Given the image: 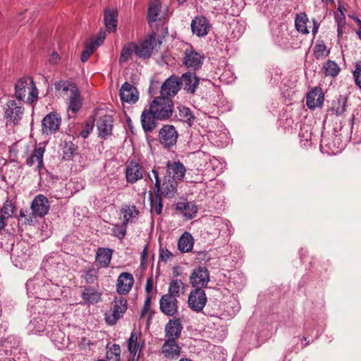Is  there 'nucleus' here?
Returning <instances> with one entry per match:
<instances>
[{
    "label": "nucleus",
    "mask_w": 361,
    "mask_h": 361,
    "mask_svg": "<svg viewBox=\"0 0 361 361\" xmlns=\"http://www.w3.org/2000/svg\"><path fill=\"white\" fill-rule=\"evenodd\" d=\"M38 89L32 78H20L15 84L13 97L20 102L32 105L38 99Z\"/></svg>",
    "instance_id": "nucleus-1"
},
{
    "label": "nucleus",
    "mask_w": 361,
    "mask_h": 361,
    "mask_svg": "<svg viewBox=\"0 0 361 361\" xmlns=\"http://www.w3.org/2000/svg\"><path fill=\"white\" fill-rule=\"evenodd\" d=\"M154 178V193L161 197L172 198L177 193L178 182L171 176H164L162 179L159 178V172L156 169L152 170Z\"/></svg>",
    "instance_id": "nucleus-2"
},
{
    "label": "nucleus",
    "mask_w": 361,
    "mask_h": 361,
    "mask_svg": "<svg viewBox=\"0 0 361 361\" xmlns=\"http://www.w3.org/2000/svg\"><path fill=\"white\" fill-rule=\"evenodd\" d=\"M4 118L7 124L18 126L25 115V107L22 102L13 98L9 99L3 106Z\"/></svg>",
    "instance_id": "nucleus-3"
},
{
    "label": "nucleus",
    "mask_w": 361,
    "mask_h": 361,
    "mask_svg": "<svg viewBox=\"0 0 361 361\" xmlns=\"http://www.w3.org/2000/svg\"><path fill=\"white\" fill-rule=\"evenodd\" d=\"M149 108L159 117L160 121H166L173 115L174 104L172 99L157 96L154 97L149 103Z\"/></svg>",
    "instance_id": "nucleus-4"
},
{
    "label": "nucleus",
    "mask_w": 361,
    "mask_h": 361,
    "mask_svg": "<svg viewBox=\"0 0 361 361\" xmlns=\"http://www.w3.org/2000/svg\"><path fill=\"white\" fill-rule=\"evenodd\" d=\"M127 300L123 297H115L110 310L104 314V320L108 325L113 326L123 317L128 308Z\"/></svg>",
    "instance_id": "nucleus-5"
},
{
    "label": "nucleus",
    "mask_w": 361,
    "mask_h": 361,
    "mask_svg": "<svg viewBox=\"0 0 361 361\" xmlns=\"http://www.w3.org/2000/svg\"><path fill=\"white\" fill-rule=\"evenodd\" d=\"M161 44V39H158L156 42V33L153 32L148 38L135 44V54L138 58L149 59L152 56L154 46L159 47Z\"/></svg>",
    "instance_id": "nucleus-6"
},
{
    "label": "nucleus",
    "mask_w": 361,
    "mask_h": 361,
    "mask_svg": "<svg viewBox=\"0 0 361 361\" xmlns=\"http://www.w3.org/2000/svg\"><path fill=\"white\" fill-rule=\"evenodd\" d=\"M204 59V54L197 51L192 46L184 50L183 64L190 71L196 72L200 70Z\"/></svg>",
    "instance_id": "nucleus-7"
},
{
    "label": "nucleus",
    "mask_w": 361,
    "mask_h": 361,
    "mask_svg": "<svg viewBox=\"0 0 361 361\" xmlns=\"http://www.w3.org/2000/svg\"><path fill=\"white\" fill-rule=\"evenodd\" d=\"M181 88L179 77L176 75L169 76L161 85L160 97L172 99Z\"/></svg>",
    "instance_id": "nucleus-8"
},
{
    "label": "nucleus",
    "mask_w": 361,
    "mask_h": 361,
    "mask_svg": "<svg viewBox=\"0 0 361 361\" xmlns=\"http://www.w3.org/2000/svg\"><path fill=\"white\" fill-rule=\"evenodd\" d=\"M30 209L32 216L43 218L50 210L49 201L45 195L39 194L32 200L30 204Z\"/></svg>",
    "instance_id": "nucleus-9"
},
{
    "label": "nucleus",
    "mask_w": 361,
    "mask_h": 361,
    "mask_svg": "<svg viewBox=\"0 0 361 361\" xmlns=\"http://www.w3.org/2000/svg\"><path fill=\"white\" fill-rule=\"evenodd\" d=\"M210 280L209 272L204 267L199 266L195 268L189 278L192 287L195 288H202L207 287Z\"/></svg>",
    "instance_id": "nucleus-10"
},
{
    "label": "nucleus",
    "mask_w": 361,
    "mask_h": 361,
    "mask_svg": "<svg viewBox=\"0 0 361 361\" xmlns=\"http://www.w3.org/2000/svg\"><path fill=\"white\" fill-rule=\"evenodd\" d=\"M207 298L202 288L192 289L188 295V307L194 312H200L205 307Z\"/></svg>",
    "instance_id": "nucleus-11"
},
{
    "label": "nucleus",
    "mask_w": 361,
    "mask_h": 361,
    "mask_svg": "<svg viewBox=\"0 0 361 361\" xmlns=\"http://www.w3.org/2000/svg\"><path fill=\"white\" fill-rule=\"evenodd\" d=\"M61 123L60 115L52 111L47 114L42 121V133L44 135H51L59 130Z\"/></svg>",
    "instance_id": "nucleus-12"
},
{
    "label": "nucleus",
    "mask_w": 361,
    "mask_h": 361,
    "mask_svg": "<svg viewBox=\"0 0 361 361\" xmlns=\"http://www.w3.org/2000/svg\"><path fill=\"white\" fill-rule=\"evenodd\" d=\"M178 133L172 125H164L159 132L160 143L165 148H170L177 142Z\"/></svg>",
    "instance_id": "nucleus-13"
},
{
    "label": "nucleus",
    "mask_w": 361,
    "mask_h": 361,
    "mask_svg": "<svg viewBox=\"0 0 361 361\" xmlns=\"http://www.w3.org/2000/svg\"><path fill=\"white\" fill-rule=\"evenodd\" d=\"M160 311L169 317H176L178 312V300L171 295H163L159 300Z\"/></svg>",
    "instance_id": "nucleus-14"
},
{
    "label": "nucleus",
    "mask_w": 361,
    "mask_h": 361,
    "mask_svg": "<svg viewBox=\"0 0 361 361\" xmlns=\"http://www.w3.org/2000/svg\"><path fill=\"white\" fill-rule=\"evenodd\" d=\"M145 169L135 160H131L127 162L125 170V176L127 183L134 184L138 180L142 179Z\"/></svg>",
    "instance_id": "nucleus-15"
},
{
    "label": "nucleus",
    "mask_w": 361,
    "mask_h": 361,
    "mask_svg": "<svg viewBox=\"0 0 361 361\" xmlns=\"http://www.w3.org/2000/svg\"><path fill=\"white\" fill-rule=\"evenodd\" d=\"M159 117L154 114L150 108H145L140 116L142 128L145 133L153 132L158 126Z\"/></svg>",
    "instance_id": "nucleus-16"
},
{
    "label": "nucleus",
    "mask_w": 361,
    "mask_h": 361,
    "mask_svg": "<svg viewBox=\"0 0 361 361\" xmlns=\"http://www.w3.org/2000/svg\"><path fill=\"white\" fill-rule=\"evenodd\" d=\"M190 27L193 35L198 37H204L209 33L211 25L205 16L199 15L192 20Z\"/></svg>",
    "instance_id": "nucleus-17"
},
{
    "label": "nucleus",
    "mask_w": 361,
    "mask_h": 361,
    "mask_svg": "<svg viewBox=\"0 0 361 361\" xmlns=\"http://www.w3.org/2000/svg\"><path fill=\"white\" fill-rule=\"evenodd\" d=\"M181 86L189 94H195L200 84V78L196 75L195 72L188 71L179 78Z\"/></svg>",
    "instance_id": "nucleus-18"
},
{
    "label": "nucleus",
    "mask_w": 361,
    "mask_h": 361,
    "mask_svg": "<svg viewBox=\"0 0 361 361\" xmlns=\"http://www.w3.org/2000/svg\"><path fill=\"white\" fill-rule=\"evenodd\" d=\"M324 101V94L320 87H314L312 88L307 94L306 105L311 109L314 110L317 107H322Z\"/></svg>",
    "instance_id": "nucleus-19"
},
{
    "label": "nucleus",
    "mask_w": 361,
    "mask_h": 361,
    "mask_svg": "<svg viewBox=\"0 0 361 361\" xmlns=\"http://www.w3.org/2000/svg\"><path fill=\"white\" fill-rule=\"evenodd\" d=\"M113 118L110 115L100 116L97 122L98 135L99 137L106 140L112 134Z\"/></svg>",
    "instance_id": "nucleus-20"
},
{
    "label": "nucleus",
    "mask_w": 361,
    "mask_h": 361,
    "mask_svg": "<svg viewBox=\"0 0 361 361\" xmlns=\"http://www.w3.org/2000/svg\"><path fill=\"white\" fill-rule=\"evenodd\" d=\"M121 100L129 104H135L139 99V92L137 88L128 82H125L119 92Z\"/></svg>",
    "instance_id": "nucleus-21"
},
{
    "label": "nucleus",
    "mask_w": 361,
    "mask_h": 361,
    "mask_svg": "<svg viewBox=\"0 0 361 361\" xmlns=\"http://www.w3.org/2000/svg\"><path fill=\"white\" fill-rule=\"evenodd\" d=\"M134 284V278L132 274L123 272L118 277L116 281V291L120 295H127Z\"/></svg>",
    "instance_id": "nucleus-22"
},
{
    "label": "nucleus",
    "mask_w": 361,
    "mask_h": 361,
    "mask_svg": "<svg viewBox=\"0 0 361 361\" xmlns=\"http://www.w3.org/2000/svg\"><path fill=\"white\" fill-rule=\"evenodd\" d=\"M45 148L36 146L30 154L26 157L25 164L32 167L36 164L37 169L40 171L44 168L43 157Z\"/></svg>",
    "instance_id": "nucleus-23"
},
{
    "label": "nucleus",
    "mask_w": 361,
    "mask_h": 361,
    "mask_svg": "<svg viewBox=\"0 0 361 361\" xmlns=\"http://www.w3.org/2000/svg\"><path fill=\"white\" fill-rule=\"evenodd\" d=\"M182 330L183 325L180 319H170L164 328L166 339L178 340Z\"/></svg>",
    "instance_id": "nucleus-24"
},
{
    "label": "nucleus",
    "mask_w": 361,
    "mask_h": 361,
    "mask_svg": "<svg viewBox=\"0 0 361 361\" xmlns=\"http://www.w3.org/2000/svg\"><path fill=\"white\" fill-rule=\"evenodd\" d=\"M180 352L181 348L177 340L166 339L161 347V353L168 359H177Z\"/></svg>",
    "instance_id": "nucleus-25"
},
{
    "label": "nucleus",
    "mask_w": 361,
    "mask_h": 361,
    "mask_svg": "<svg viewBox=\"0 0 361 361\" xmlns=\"http://www.w3.org/2000/svg\"><path fill=\"white\" fill-rule=\"evenodd\" d=\"M185 173V168L180 161H168L166 163V174L175 180H183Z\"/></svg>",
    "instance_id": "nucleus-26"
},
{
    "label": "nucleus",
    "mask_w": 361,
    "mask_h": 361,
    "mask_svg": "<svg viewBox=\"0 0 361 361\" xmlns=\"http://www.w3.org/2000/svg\"><path fill=\"white\" fill-rule=\"evenodd\" d=\"M113 250L107 247H99L95 255V262L102 268H108L110 266Z\"/></svg>",
    "instance_id": "nucleus-27"
},
{
    "label": "nucleus",
    "mask_w": 361,
    "mask_h": 361,
    "mask_svg": "<svg viewBox=\"0 0 361 361\" xmlns=\"http://www.w3.org/2000/svg\"><path fill=\"white\" fill-rule=\"evenodd\" d=\"M145 345V341L141 340L140 332L132 331L128 341V349L129 352L136 356L137 351H140Z\"/></svg>",
    "instance_id": "nucleus-28"
},
{
    "label": "nucleus",
    "mask_w": 361,
    "mask_h": 361,
    "mask_svg": "<svg viewBox=\"0 0 361 361\" xmlns=\"http://www.w3.org/2000/svg\"><path fill=\"white\" fill-rule=\"evenodd\" d=\"M104 21L106 30L109 32H115L117 30L118 23L117 10H105L104 11Z\"/></svg>",
    "instance_id": "nucleus-29"
},
{
    "label": "nucleus",
    "mask_w": 361,
    "mask_h": 361,
    "mask_svg": "<svg viewBox=\"0 0 361 361\" xmlns=\"http://www.w3.org/2000/svg\"><path fill=\"white\" fill-rule=\"evenodd\" d=\"M74 138L65 140L61 144L62 159L66 161L72 160L78 153V146L73 142Z\"/></svg>",
    "instance_id": "nucleus-30"
},
{
    "label": "nucleus",
    "mask_w": 361,
    "mask_h": 361,
    "mask_svg": "<svg viewBox=\"0 0 361 361\" xmlns=\"http://www.w3.org/2000/svg\"><path fill=\"white\" fill-rule=\"evenodd\" d=\"M102 294L93 286H85L81 297L85 304L97 303L101 299Z\"/></svg>",
    "instance_id": "nucleus-31"
},
{
    "label": "nucleus",
    "mask_w": 361,
    "mask_h": 361,
    "mask_svg": "<svg viewBox=\"0 0 361 361\" xmlns=\"http://www.w3.org/2000/svg\"><path fill=\"white\" fill-rule=\"evenodd\" d=\"M70 92L68 100V110H71L73 113H78L82 107V98L80 97V91L78 87H73Z\"/></svg>",
    "instance_id": "nucleus-32"
},
{
    "label": "nucleus",
    "mask_w": 361,
    "mask_h": 361,
    "mask_svg": "<svg viewBox=\"0 0 361 361\" xmlns=\"http://www.w3.org/2000/svg\"><path fill=\"white\" fill-rule=\"evenodd\" d=\"M176 210L182 213L187 219H192L197 212V207L192 202H178L176 204Z\"/></svg>",
    "instance_id": "nucleus-33"
},
{
    "label": "nucleus",
    "mask_w": 361,
    "mask_h": 361,
    "mask_svg": "<svg viewBox=\"0 0 361 361\" xmlns=\"http://www.w3.org/2000/svg\"><path fill=\"white\" fill-rule=\"evenodd\" d=\"M194 239L189 232H184L178 240V249L181 253L189 252L192 250Z\"/></svg>",
    "instance_id": "nucleus-34"
},
{
    "label": "nucleus",
    "mask_w": 361,
    "mask_h": 361,
    "mask_svg": "<svg viewBox=\"0 0 361 361\" xmlns=\"http://www.w3.org/2000/svg\"><path fill=\"white\" fill-rule=\"evenodd\" d=\"M161 4L159 0H154L149 3L146 16L149 25H152L153 23L159 19V16L161 11Z\"/></svg>",
    "instance_id": "nucleus-35"
},
{
    "label": "nucleus",
    "mask_w": 361,
    "mask_h": 361,
    "mask_svg": "<svg viewBox=\"0 0 361 361\" xmlns=\"http://www.w3.org/2000/svg\"><path fill=\"white\" fill-rule=\"evenodd\" d=\"M322 71L326 77L336 78L341 69L338 64L331 59H328L322 66Z\"/></svg>",
    "instance_id": "nucleus-36"
},
{
    "label": "nucleus",
    "mask_w": 361,
    "mask_h": 361,
    "mask_svg": "<svg viewBox=\"0 0 361 361\" xmlns=\"http://www.w3.org/2000/svg\"><path fill=\"white\" fill-rule=\"evenodd\" d=\"M178 112L176 117L180 121L186 123L188 126H192L194 124L195 117L188 107L185 106H179L178 107Z\"/></svg>",
    "instance_id": "nucleus-37"
},
{
    "label": "nucleus",
    "mask_w": 361,
    "mask_h": 361,
    "mask_svg": "<svg viewBox=\"0 0 361 361\" xmlns=\"http://www.w3.org/2000/svg\"><path fill=\"white\" fill-rule=\"evenodd\" d=\"M330 49H328L323 40H317L313 47V56L317 60H322L328 56Z\"/></svg>",
    "instance_id": "nucleus-38"
},
{
    "label": "nucleus",
    "mask_w": 361,
    "mask_h": 361,
    "mask_svg": "<svg viewBox=\"0 0 361 361\" xmlns=\"http://www.w3.org/2000/svg\"><path fill=\"white\" fill-rule=\"evenodd\" d=\"M308 18L305 12H301L296 14L295 18V27L298 32L307 35L309 33V30L307 27Z\"/></svg>",
    "instance_id": "nucleus-39"
},
{
    "label": "nucleus",
    "mask_w": 361,
    "mask_h": 361,
    "mask_svg": "<svg viewBox=\"0 0 361 361\" xmlns=\"http://www.w3.org/2000/svg\"><path fill=\"white\" fill-rule=\"evenodd\" d=\"M185 288L184 283L178 279H172L170 280L166 295H171L173 297L178 298L180 295V290Z\"/></svg>",
    "instance_id": "nucleus-40"
},
{
    "label": "nucleus",
    "mask_w": 361,
    "mask_h": 361,
    "mask_svg": "<svg viewBox=\"0 0 361 361\" xmlns=\"http://www.w3.org/2000/svg\"><path fill=\"white\" fill-rule=\"evenodd\" d=\"M87 283L92 284L97 282L99 279V269L95 268L92 264L89 267L83 271V274L81 276Z\"/></svg>",
    "instance_id": "nucleus-41"
},
{
    "label": "nucleus",
    "mask_w": 361,
    "mask_h": 361,
    "mask_svg": "<svg viewBox=\"0 0 361 361\" xmlns=\"http://www.w3.org/2000/svg\"><path fill=\"white\" fill-rule=\"evenodd\" d=\"M149 203H150V211L157 215H160L162 212V197L159 194L154 195L152 192H149Z\"/></svg>",
    "instance_id": "nucleus-42"
},
{
    "label": "nucleus",
    "mask_w": 361,
    "mask_h": 361,
    "mask_svg": "<svg viewBox=\"0 0 361 361\" xmlns=\"http://www.w3.org/2000/svg\"><path fill=\"white\" fill-rule=\"evenodd\" d=\"M346 98L340 95L333 100L331 111L336 116H341L345 111Z\"/></svg>",
    "instance_id": "nucleus-43"
},
{
    "label": "nucleus",
    "mask_w": 361,
    "mask_h": 361,
    "mask_svg": "<svg viewBox=\"0 0 361 361\" xmlns=\"http://www.w3.org/2000/svg\"><path fill=\"white\" fill-rule=\"evenodd\" d=\"M121 212L123 214V222L128 224L131 219L138 216L140 212L135 205H125L121 209Z\"/></svg>",
    "instance_id": "nucleus-44"
},
{
    "label": "nucleus",
    "mask_w": 361,
    "mask_h": 361,
    "mask_svg": "<svg viewBox=\"0 0 361 361\" xmlns=\"http://www.w3.org/2000/svg\"><path fill=\"white\" fill-rule=\"evenodd\" d=\"M133 52L135 53V43L126 44L121 49L119 63H123L129 61Z\"/></svg>",
    "instance_id": "nucleus-45"
},
{
    "label": "nucleus",
    "mask_w": 361,
    "mask_h": 361,
    "mask_svg": "<svg viewBox=\"0 0 361 361\" xmlns=\"http://www.w3.org/2000/svg\"><path fill=\"white\" fill-rule=\"evenodd\" d=\"M37 218V216H32L31 212H29L27 209H21L18 221L19 223L21 222L23 226H31L35 224Z\"/></svg>",
    "instance_id": "nucleus-46"
},
{
    "label": "nucleus",
    "mask_w": 361,
    "mask_h": 361,
    "mask_svg": "<svg viewBox=\"0 0 361 361\" xmlns=\"http://www.w3.org/2000/svg\"><path fill=\"white\" fill-rule=\"evenodd\" d=\"M16 209V206L8 197L4 203L2 208L0 209V214L5 219L12 216Z\"/></svg>",
    "instance_id": "nucleus-47"
},
{
    "label": "nucleus",
    "mask_w": 361,
    "mask_h": 361,
    "mask_svg": "<svg viewBox=\"0 0 361 361\" xmlns=\"http://www.w3.org/2000/svg\"><path fill=\"white\" fill-rule=\"evenodd\" d=\"M106 358L113 361H120L121 348L118 344L114 343L106 352Z\"/></svg>",
    "instance_id": "nucleus-48"
},
{
    "label": "nucleus",
    "mask_w": 361,
    "mask_h": 361,
    "mask_svg": "<svg viewBox=\"0 0 361 361\" xmlns=\"http://www.w3.org/2000/svg\"><path fill=\"white\" fill-rule=\"evenodd\" d=\"M127 225L123 221L121 224H114L111 231L113 235L123 240L126 235Z\"/></svg>",
    "instance_id": "nucleus-49"
},
{
    "label": "nucleus",
    "mask_w": 361,
    "mask_h": 361,
    "mask_svg": "<svg viewBox=\"0 0 361 361\" xmlns=\"http://www.w3.org/2000/svg\"><path fill=\"white\" fill-rule=\"evenodd\" d=\"M73 87H77V85L75 83L67 80H59L54 83V88L56 90H62L66 94L68 91L71 92V89H73Z\"/></svg>",
    "instance_id": "nucleus-50"
},
{
    "label": "nucleus",
    "mask_w": 361,
    "mask_h": 361,
    "mask_svg": "<svg viewBox=\"0 0 361 361\" xmlns=\"http://www.w3.org/2000/svg\"><path fill=\"white\" fill-rule=\"evenodd\" d=\"M353 77L355 85L361 90V61H358L354 63Z\"/></svg>",
    "instance_id": "nucleus-51"
},
{
    "label": "nucleus",
    "mask_w": 361,
    "mask_h": 361,
    "mask_svg": "<svg viewBox=\"0 0 361 361\" xmlns=\"http://www.w3.org/2000/svg\"><path fill=\"white\" fill-rule=\"evenodd\" d=\"M13 345L8 338L0 340V355H9L12 353Z\"/></svg>",
    "instance_id": "nucleus-52"
},
{
    "label": "nucleus",
    "mask_w": 361,
    "mask_h": 361,
    "mask_svg": "<svg viewBox=\"0 0 361 361\" xmlns=\"http://www.w3.org/2000/svg\"><path fill=\"white\" fill-rule=\"evenodd\" d=\"M96 49L94 48V46L90 45L89 43H87L84 50L82 51L80 56V60L82 63L86 62L90 56L92 54V53Z\"/></svg>",
    "instance_id": "nucleus-53"
},
{
    "label": "nucleus",
    "mask_w": 361,
    "mask_h": 361,
    "mask_svg": "<svg viewBox=\"0 0 361 361\" xmlns=\"http://www.w3.org/2000/svg\"><path fill=\"white\" fill-rule=\"evenodd\" d=\"M106 37V32L104 30H100L97 34V36L95 39H92L89 44L90 45L94 46V48H97L99 46L102 45L104 42V40Z\"/></svg>",
    "instance_id": "nucleus-54"
},
{
    "label": "nucleus",
    "mask_w": 361,
    "mask_h": 361,
    "mask_svg": "<svg viewBox=\"0 0 361 361\" xmlns=\"http://www.w3.org/2000/svg\"><path fill=\"white\" fill-rule=\"evenodd\" d=\"M94 128V121L86 123L85 127L80 132L79 135L83 138H86L92 131Z\"/></svg>",
    "instance_id": "nucleus-55"
},
{
    "label": "nucleus",
    "mask_w": 361,
    "mask_h": 361,
    "mask_svg": "<svg viewBox=\"0 0 361 361\" xmlns=\"http://www.w3.org/2000/svg\"><path fill=\"white\" fill-rule=\"evenodd\" d=\"M151 301H152V295H147V297L145 298L144 305L142 308L141 314H140V319H142L145 314L149 311L150 306H151Z\"/></svg>",
    "instance_id": "nucleus-56"
},
{
    "label": "nucleus",
    "mask_w": 361,
    "mask_h": 361,
    "mask_svg": "<svg viewBox=\"0 0 361 361\" xmlns=\"http://www.w3.org/2000/svg\"><path fill=\"white\" fill-rule=\"evenodd\" d=\"M173 257V254L166 247H160L159 249V259L160 260L166 262Z\"/></svg>",
    "instance_id": "nucleus-57"
},
{
    "label": "nucleus",
    "mask_w": 361,
    "mask_h": 361,
    "mask_svg": "<svg viewBox=\"0 0 361 361\" xmlns=\"http://www.w3.org/2000/svg\"><path fill=\"white\" fill-rule=\"evenodd\" d=\"M153 286H154V279H153V276L152 275L147 278L146 284H145V290L147 293V295H150V293L152 290V288H153Z\"/></svg>",
    "instance_id": "nucleus-58"
},
{
    "label": "nucleus",
    "mask_w": 361,
    "mask_h": 361,
    "mask_svg": "<svg viewBox=\"0 0 361 361\" xmlns=\"http://www.w3.org/2000/svg\"><path fill=\"white\" fill-rule=\"evenodd\" d=\"M147 255H148V245H146L142 252H141V259H140V264H144L146 262V259L147 258Z\"/></svg>",
    "instance_id": "nucleus-59"
},
{
    "label": "nucleus",
    "mask_w": 361,
    "mask_h": 361,
    "mask_svg": "<svg viewBox=\"0 0 361 361\" xmlns=\"http://www.w3.org/2000/svg\"><path fill=\"white\" fill-rule=\"evenodd\" d=\"M182 274V268L179 266H176L173 268V279H178Z\"/></svg>",
    "instance_id": "nucleus-60"
},
{
    "label": "nucleus",
    "mask_w": 361,
    "mask_h": 361,
    "mask_svg": "<svg viewBox=\"0 0 361 361\" xmlns=\"http://www.w3.org/2000/svg\"><path fill=\"white\" fill-rule=\"evenodd\" d=\"M59 60V55L56 52H53L49 57V62L56 64Z\"/></svg>",
    "instance_id": "nucleus-61"
},
{
    "label": "nucleus",
    "mask_w": 361,
    "mask_h": 361,
    "mask_svg": "<svg viewBox=\"0 0 361 361\" xmlns=\"http://www.w3.org/2000/svg\"><path fill=\"white\" fill-rule=\"evenodd\" d=\"M319 26V25L317 23V22L314 19H313V27L312 30V32L314 36H315L316 34L317 33Z\"/></svg>",
    "instance_id": "nucleus-62"
},
{
    "label": "nucleus",
    "mask_w": 361,
    "mask_h": 361,
    "mask_svg": "<svg viewBox=\"0 0 361 361\" xmlns=\"http://www.w3.org/2000/svg\"><path fill=\"white\" fill-rule=\"evenodd\" d=\"M5 218L0 214V231H1L6 226Z\"/></svg>",
    "instance_id": "nucleus-63"
},
{
    "label": "nucleus",
    "mask_w": 361,
    "mask_h": 361,
    "mask_svg": "<svg viewBox=\"0 0 361 361\" xmlns=\"http://www.w3.org/2000/svg\"><path fill=\"white\" fill-rule=\"evenodd\" d=\"M356 34L358 37V38L361 40V27H359L357 30L356 31Z\"/></svg>",
    "instance_id": "nucleus-64"
}]
</instances>
